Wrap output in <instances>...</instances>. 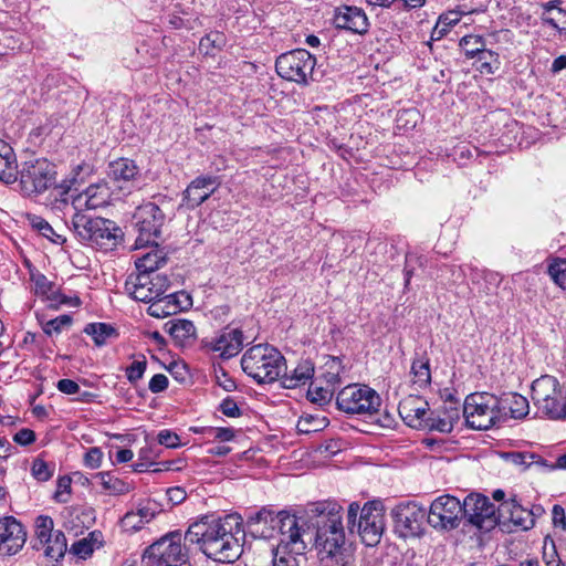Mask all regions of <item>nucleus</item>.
<instances>
[{"label":"nucleus","instance_id":"nucleus-18","mask_svg":"<svg viewBox=\"0 0 566 566\" xmlns=\"http://www.w3.org/2000/svg\"><path fill=\"white\" fill-rule=\"evenodd\" d=\"M112 195L113 190L109 182L101 180L90 185L84 191L72 197L71 207L73 212L103 208L109 205Z\"/></svg>","mask_w":566,"mask_h":566},{"label":"nucleus","instance_id":"nucleus-11","mask_svg":"<svg viewBox=\"0 0 566 566\" xmlns=\"http://www.w3.org/2000/svg\"><path fill=\"white\" fill-rule=\"evenodd\" d=\"M133 219L137 231L135 248L142 249L156 243L166 221L164 209L156 202L148 201L136 208Z\"/></svg>","mask_w":566,"mask_h":566},{"label":"nucleus","instance_id":"nucleus-31","mask_svg":"<svg viewBox=\"0 0 566 566\" xmlns=\"http://www.w3.org/2000/svg\"><path fill=\"white\" fill-rule=\"evenodd\" d=\"M314 370V364L310 359H302L290 374L285 366V370H283L280 378L285 388H296L312 379Z\"/></svg>","mask_w":566,"mask_h":566},{"label":"nucleus","instance_id":"nucleus-51","mask_svg":"<svg viewBox=\"0 0 566 566\" xmlns=\"http://www.w3.org/2000/svg\"><path fill=\"white\" fill-rule=\"evenodd\" d=\"M71 324L72 317L67 314H63L44 323L43 332L49 336L60 334L64 328L70 327Z\"/></svg>","mask_w":566,"mask_h":566},{"label":"nucleus","instance_id":"nucleus-2","mask_svg":"<svg viewBox=\"0 0 566 566\" xmlns=\"http://www.w3.org/2000/svg\"><path fill=\"white\" fill-rule=\"evenodd\" d=\"M311 545L321 560H334L337 566H350L352 555L345 548L343 507L336 502L322 501L311 504Z\"/></svg>","mask_w":566,"mask_h":566},{"label":"nucleus","instance_id":"nucleus-5","mask_svg":"<svg viewBox=\"0 0 566 566\" xmlns=\"http://www.w3.org/2000/svg\"><path fill=\"white\" fill-rule=\"evenodd\" d=\"M241 367L258 384H271L285 370V358L274 346L258 344L245 350Z\"/></svg>","mask_w":566,"mask_h":566},{"label":"nucleus","instance_id":"nucleus-26","mask_svg":"<svg viewBox=\"0 0 566 566\" xmlns=\"http://www.w3.org/2000/svg\"><path fill=\"white\" fill-rule=\"evenodd\" d=\"M535 512L523 507L515 497L500 503L497 507L499 523L510 522L522 530H530L535 523Z\"/></svg>","mask_w":566,"mask_h":566},{"label":"nucleus","instance_id":"nucleus-54","mask_svg":"<svg viewBox=\"0 0 566 566\" xmlns=\"http://www.w3.org/2000/svg\"><path fill=\"white\" fill-rule=\"evenodd\" d=\"M219 410L229 418H239L242 415L241 409L231 397H227L221 401Z\"/></svg>","mask_w":566,"mask_h":566},{"label":"nucleus","instance_id":"nucleus-49","mask_svg":"<svg viewBox=\"0 0 566 566\" xmlns=\"http://www.w3.org/2000/svg\"><path fill=\"white\" fill-rule=\"evenodd\" d=\"M424 429L437 430L440 432H450L453 429V418L451 416L441 418L439 416H434L433 412L430 411Z\"/></svg>","mask_w":566,"mask_h":566},{"label":"nucleus","instance_id":"nucleus-9","mask_svg":"<svg viewBox=\"0 0 566 566\" xmlns=\"http://www.w3.org/2000/svg\"><path fill=\"white\" fill-rule=\"evenodd\" d=\"M316 57L305 49L282 53L275 61V71L283 80L298 85H308L313 81Z\"/></svg>","mask_w":566,"mask_h":566},{"label":"nucleus","instance_id":"nucleus-32","mask_svg":"<svg viewBox=\"0 0 566 566\" xmlns=\"http://www.w3.org/2000/svg\"><path fill=\"white\" fill-rule=\"evenodd\" d=\"M150 245V251L143 254L135 262L137 273L158 274L156 271L167 261L166 253L158 247L157 242Z\"/></svg>","mask_w":566,"mask_h":566},{"label":"nucleus","instance_id":"nucleus-8","mask_svg":"<svg viewBox=\"0 0 566 566\" xmlns=\"http://www.w3.org/2000/svg\"><path fill=\"white\" fill-rule=\"evenodd\" d=\"M532 399L538 412L551 420L566 419V387L549 375L535 379L532 384Z\"/></svg>","mask_w":566,"mask_h":566},{"label":"nucleus","instance_id":"nucleus-27","mask_svg":"<svg viewBox=\"0 0 566 566\" xmlns=\"http://www.w3.org/2000/svg\"><path fill=\"white\" fill-rule=\"evenodd\" d=\"M139 175V169L134 160L119 158L109 163L107 176L119 190L130 192L132 184Z\"/></svg>","mask_w":566,"mask_h":566},{"label":"nucleus","instance_id":"nucleus-22","mask_svg":"<svg viewBox=\"0 0 566 566\" xmlns=\"http://www.w3.org/2000/svg\"><path fill=\"white\" fill-rule=\"evenodd\" d=\"M281 511L275 512L270 506H263L247 516L245 525L252 536L258 538H274L277 536L276 521Z\"/></svg>","mask_w":566,"mask_h":566},{"label":"nucleus","instance_id":"nucleus-44","mask_svg":"<svg viewBox=\"0 0 566 566\" xmlns=\"http://www.w3.org/2000/svg\"><path fill=\"white\" fill-rule=\"evenodd\" d=\"M547 273L557 286L566 289V259H553L547 266Z\"/></svg>","mask_w":566,"mask_h":566},{"label":"nucleus","instance_id":"nucleus-48","mask_svg":"<svg viewBox=\"0 0 566 566\" xmlns=\"http://www.w3.org/2000/svg\"><path fill=\"white\" fill-rule=\"evenodd\" d=\"M324 378L326 382L336 385L340 381V373L343 370L342 361L337 357H329L324 365Z\"/></svg>","mask_w":566,"mask_h":566},{"label":"nucleus","instance_id":"nucleus-62","mask_svg":"<svg viewBox=\"0 0 566 566\" xmlns=\"http://www.w3.org/2000/svg\"><path fill=\"white\" fill-rule=\"evenodd\" d=\"M235 437V431L231 427H217L214 431V441L229 442Z\"/></svg>","mask_w":566,"mask_h":566},{"label":"nucleus","instance_id":"nucleus-24","mask_svg":"<svg viewBox=\"0 0 566 566\" xmlns=\"http://www.w3.org/2000/svg\"><path fill=\"white\" fill-rule=\"evenodd\" d=\"M220 181L214 176H199L193 179L182 192L181 206L196 209L203 203L219 187Z\"/></svg>","mask_w":566,"mask_h":566},{"label":"nucleus","instance_id":"nucleus-28","mask_svg":"<svg viewBox=\"0 0 566 566\" xmlns=\"http://www.w3.org/2000/svg\"><path fill=\"white\" fill-rule=\"evenodd\" d=\"M500 422L509 418L522 419L528 413L530 405L527 399L516 392H505L496 397Z\"/></svg>","mask_w":566,"mask_h":566},{"label":"nucleus","instance_id":"nucleus-40","mask_svg":"<svg viewBox=\"0 0 566 566\" xmlns=\"http://www.w3.org/2000/svg\"><path fill=\"white\" fill-rule=\"evenodd\" d=\"M29 220H30V224L32 226V228L38 230L39 233L41 235H43L44 238L49 239L50 241H52L53 243H56V244L65 243V241H66L65 237L56 233L54 231V229L52 228V226L42 217L33 214V216L29 217Z\"/></svg>","mask_w":566,"mask_h":566},{"label":"nucleus","instance_id":"nucleus-34","mask_svg":"<svg viewBox=\"0 0 566 566\" xmlns=\"http://www.w3.org/2000/svg\"><path fill=\"white\" fill-rule=\"evenodd\" d=\"M84 333L93 338L96 346L101 347L112 338L118 336L117 331L107 323H90L85 326Z\"/></svg>","mask_w":566,"mask_h":566},{"label":"nucleus","instance_id":"nucleus-36","mask_svg":"<svg viewBox=\"0 0 566 566\" xmlns=\"http://www.w3.org/2000/svg\"><path fill=\"white\" fill-rule=\"evenodd\" d=\"M154 503H147L137 509L136 512H128L125 514L123 522L126 526H132L135 530H139L143 524L150 522L156 515V509Z\"/></svg>","mask_w":566,"mask_h":566},{"label":"nucleus","instance_id":"nucleus-10","mask_svg":"<svg viewBox=\"0 0 566 566\" xmlns=\"http://www.w3.org/2000/svg\"><path fill=\"white\" fill-rule=\"evenodd\" d=\"M55 165L45 158L25 160L18 169L19 187L23 195L44 192L55 181Z\"/></svg>","mask_w":566,"mask_h":566},{"label":"nucleus","instance_id":"nucleus-46","mask_svg":"<svg viewBox=\"0 0 566 566\" xmlns=\"http://www.w3.org/2000/svg\"><path fill=\"white\" fill-rule=\"evenodd\" d=\"M54 531V522L51 516L40 515L35 518L34 533L41 545L51 538V535Z\"/></svg>","mask_w":566,"mask_h":566},{"label":"nucleus","instance_id":"nucleus-29","mask_svg":"<svg viewBox=\"0 0 566 566\" xmlns=\"http://www.w3.org/2000/svg\"><path fill=\"white\" fill-rule=\"evenodd\" d=\"M180 296H185L186 300H189V296L185 295L184 293H165L164 295L149 302L147 313L150 316L157 318L175 315L185 307L184 303L179 298Z\"/></svg>","mask_w":566,"mask_h":566},{"label":"nucleus","instance_id":"nucleus-56","mask_svg":"<svg viewBox=\"0 0 566 566\" xmlns=\"http://www.w3.org/2000/svg\"><path fill=\"white\" fill-rule=\"evenodd\" d=\"M514 464L532 467V460L537 459L534 457V452H511L506 454Z\"/></svg>","mask_w":566,"mask_h":566},{"label":"nucleus","instance_id":"nucleus-57","mask_svg":"<svg viewBox=\"0 0 566 566\" xmlns=\"http://www.w3.org/2000/svg\"><path fill=\"white\" fill-rule=\"evenodd\" d=\"M157 438L158 442L167 448H177L180 444L179 436L169 430H161Z\"/></svg>","mask_w":566,"mask_h":566},{"label":"nucleus","instance_id":"nucleus-14","mask_svg":"<svg viewBox=\"0 0 566 566\" xmlns=\"http://www.w3.org/2000/svg\"><path fill=\"white\" fill-rule=\"evenodd\" d=\"M463 520L461 502L453 495L443 494L434 499L427 511L428 524L438 531H452Z\"/></svg>","mask_w":566,"mask_h":566},{"label":"nucleus","instance_id":"nucleus-1","mask_svg":"<svg viewBox=\"0 0 566 566\" xmlns=\"http://www.w3.org/2000/svg\"><path fill=\"white\" fill-rule=\"evenodd\" d=\"M184 538L214 562L234 563L243 553V518L237 513L206 515L188 527Z\"/></svg>","mask_w":566,"mask_h":566},{"label":"nucleus","instance_id":"nucleus-37","mask_svg":"<svg viewBox=\"0 0 566 566\" xmlns=\"http://www.w3.org/2000/svg\"><path fill=\"white\" fill-rule=\"evenodd\" d=\"M42 547L44 548L45 556L51 559L59 560L67 551V543L64 533L60 530H55L52 533L51 538L42 544Z\"/></svg>","mask_w":566,"mask_h":566},{"label":"nucleus","instance_id":"nucleus-39","mask_svg":"<svg viewBox=\"0 0 566 566\" xmlns=\"http://www.w3.org/2000/svg\"><path fill=\"white\" fill-rule=\"evenodd\" d=\"M411 374L413 376V384H417L419 387L428 386L431 382L429 359L426 357L413 359L411 365Z\"/></svg>","mask_w":566,"mask_h":566},{"label":"nucleus","instance_id":"nucleus-53","mask_svg":"<svg viewBox=\"0 0 566 566\" xmlns=\"http://www.w3.org/2000/svg\"><path fill=\"white\" fill-rule=\"evenodd\" d=\"M147 367V361L145 357H143L142 360H134L127 368H126V377L130 384L137 382L139 379L143 378L144 373Z\"/></svg>","mask_w":566,"mask_h":566},{"label":"nucleus","instance_id":"nucleus-59","mask_svg":"<svg viewBox=\"0 0 566 566\" xmlns=\"http://www.w3.org/2000/svg\"><path fill=\"white\" fill-rule=\"evenodd\" d=\"M308 396L311 401L316 402L318 405H325L329 401L332 397V392L327 389L316 387L314 389L310 388Z\"/></svg>","mask_w":566,"mask_h":566},{"label":"nucleus","instance_id":"nucleus-47","mask_svg":"<svg viewBox=\"0 0 566 566\" xmlns=\"http://www.w3.org/2000/svg\"><path fill=\"white\" fill-rule=\"evenodd\" d=\"M302 554L293 553L290 549L280 552V546L273 549L272 566H300L297 556Z\"/></svg>","mask_w":566,"mask_h":566},{"label":"nucleus","instance_id":"nucleus-30","mask_svg":"<svg viewBox=\"0 0 566 566\" xmlns=\"http://www.w3.org/2000/svg\"><path fill=\"white\" fill-rule=\"evenodd\" d=\"M18 180V163L13 148L0 139V181L9 185Z\"/></svg>","mask_w":566,"mask_h":566},{"label":"nucleus","instance_id":"nucleus-7","mask_svg":"<svg viewBox=\"0 0 566 566\" xmlns=\"http://www.w3.org/2000/svg\"><path fill=\"white\" fill-rule=\"evenodd\" d=\"M184 536L181 531L167 533L145 549L143 559L148 566H191Z\"/></svg>","mask_w":566,"mask_h":566},{"label":"nucleus","instance_id":"nucleus-15","mask_svg":"<svg viewBox=\"0 0 566 566\" xmlns=\"http://www.w3.org/2000/svg\"><path fill=\"white\" fill-rule=\"evenodd\" d=\"M463 518L481 531H491L499 524L497 509L485 495L471 493L461 502Z\"/></svg>","mask_w":566,"mask_h":566},{"label":"nucleus","instance_id":"nucleus-20","mask_svg":"<svg viewBox=\"0 0 566 566\" xmlns=\"http://www.w3.org/2000/svg\"><path fill=\"white\" fill-rule=\"evenodd\" d=\"M243 333L239 328L226 327L218 335L203 340V346L217 353L222 359L238 355L243 347Z\"/></svg>","mask_w":566,"mask_h":566},{"label":"nucleus","instance_id":"nucleus-42","mask_svg":"<svg viewBox=\"0 0 566 566\" xmlns=\"http://www.w3.org/2000/svg\"><path fill=\"white\" fill-rule=\"evenodd\" d=\"M81 169V166H77L71 177L65 178L56 186L57 195L61 197V201L65 205H67L69 199L72 200V197H74L73 195H70V192L78 190V186L81 184L78 182L77 176Z\"/></svg>","mask_w":566,"mask_h":566},{"label":"nucleus","instance_id":"nucleus-55","mask_svg":"<svg viewBox=\"0 0 566 566\" xmlns=\"http://www.w3.org/2000/svg\"><path fill=\"white\" fill-rule=\"evenodd\" d=\"M103 459V452L99 448H90L84 455V464L91 469L99 468Z\"/></svg>","mask_w":566,"mask_h":566},{"label":"nucleus","instance_id":"nucleus-4","mask_svg":"<svg viewBox=\"0 0 566 566\" xmlns=\"http://www.w3.org/2000/svg\"><path fill=\"white\" fill-rule=\"evenodd\" d=\"M347 527L350 533L356 531L366 546H376L386 527L382 503L374 500L360 506L358 502H352L347 510Z\"/></svg>","mask_w":566,"mask_h":566},{"label":"nucleus","instance_id":"nucleus-50","mask_svg":"<svg viewBox=\"0 0 566 566\" xmlns=\"http://www.w3.org/2000/svg\"><path fill=\"white\" fill-rule=\"evenodd\" d=\"M54 469L51 468L43 459L36 458L31 465V474L39 482H46L53 475Z\"/></svg>","mask_w":566,"mask_h":566},{"label":"nucleus","instance_id":"nucleus-61","mask_svg":"<svg viewBox=\"0 0 566 566\" xmlns=\"http://www.w3.org/2000/svg\"><path fill=\"white\" fill-rule=\"evenodd\" d=\"M553 524L563 531L566 530V513L563 506L555 504L552 510Z\"/></svg>","mask_w":566,"mask_h":566},{"label":"nucleus","instance_id":"nucleus-45","mask_svg":"<svg viewBox=\"0 0 566 566\" xmlns=\"http://www.w3.org/2000/svg\"><path fill=\"white\" fill-rule=\"evenodd\" d=\"M480 62V72L483 74H494L499 69V54L492 50L485 48L475 56Z\"/></svg>","mask_w":566,"mask_h":566},{"label":"nucleus","instance_id":"nucleus-43","mask_svg":"<svg viewBox=\"0 0 566 566\" xmlns=\"http://www.w3.org/2000/svg\"><path fill=\"white\" fill-rule=\"evenodd\" d=\"M459 45L468 59H473L485 48V40L482 35H464Z\"/></svg>","mask_w":566,"mask_h":566},{"label":"nucleus","instance_id":"nucleus-63","mask_svg":"<svg viewBox=\"0 0 566 566\" xmlns=\"http://www.w3.org/2000/svg\"><path fill=\"white\" fill-rule=\"evenodd\" d=\"M56 387L61 392L66 395H74L80 391L78 384L72 379L66 378L59 380Z\"/></svg>","mask_w":566,"mask_h":566},{"label":"nucleus","instance_id":"nucleus-17","mask_svg":"<svg viewBox=\"0 0 566 566\" xmlns=\"http://www.w3.org/2000/svg\"><path fill=\"white\" fill-rule=\"evenodd\" d=\"M395 532L403 538L417 537L423 533L427 510L416 502L400 503L391 512Z\"/></svg>","mask_w":566,"mask_h":566},{"label":"nucleus","instance_id":"nucleus-41","mask_svg":"<svg viewBox=\"0 0 566 566\" xmlns=\"http://www.w3.org/2000/svg\"><path fill=\"white\" fill-rule=\"evenodd\" d=\"M99 536L101 533L91 532L87 537L75 541L71 545L70 552L75 556L86 558L93 553L94 548L97 547L96 543Z\"/></svg>","mask_w":566,"mask_h":566},{"label":"nucleus","instance_id":"nucleus-38","mask_svg":"<svg viewBox=\"0 0 566 566\" xmlns=\"http://www.w3.org/2000/svg\"><path fill=\"white\" fill-rule=\"evenodd\" d=\"M96 476L99 478L103 489L109 495H123L130 491V485L127 482L114 476L109 472H98Z\"/></svg>","mask_w":566,"mask_h":566},{"label":"nucleus","instance_id":"nucleus-25","mask_svg":"<svg viewBox=\"0 0 566 566\" xmlns=\"http://www.w3.org/2000/svg\"><path fill=\"white\" fill-rule=\"evenodd\" d=\"M30 281L33 284L34 294L41 297H45L54 304L80 306L81 300L78 296H66L55 289L53 282L49 281L48 277L39 272L38 270L30 271Z\"/></svg>","mask_w":566,"mask_h":566},{"label":"nucleus","instance_id":"nucleus-58","mask_svg":"<svg viewBox=\"0 0 566 566\" xmlns=\"http://www.w3.org/2000/svg\"><path fill=\"white\" fill-rule=\"evenodd\" d=\"M169 380L164 374H156L151 377L148 388L151 392L158 394L167 389Z\"/></svg>","mask_w":566,"mask_h":566},{"label":"nucleus","instance_id":"nucleus-35","mask_svg":"<svg viewBox=\"0 0 566 566\" xmlns=\"http://www.w3.org/2000/svg\"><path fill=\"white\" fill-rule=\"evenodd\" d=\"M474 12H475V10H465V9L459 8L457 10H450L446 13H442L438 19L437 25L433 30V34L438 35L437 39L442 38L443 35H446L449 32V29L451 27H454L460 22L462 15L474 13Z\"/></svg>","mask_w":566,"mask_h":566},{"label":"nucleus","instance_id":"nucleus-3","mask_svg":"<svg viewBox=\"0 0 566 566\" xmlns=\"http://www.w3.org/2000/svg\"><path fill=\"white\" fill-rule=\"evenodd\" d=\"M70 229L81 242L105 251L114 249L123 235L114 221L83 212H73Z\"/></svg>","mask_w":566,"mask_h":566},{"label":"nucleus","instance_id":"nucleus-13","mask_svg":"<svg viewBox=\"0 0 566 566\" xmlns=\"http://www.w3.org/2000/svg\"><path fill=\"white\" fill-rule=\"evenodd\" d=\"M337 408L349 415H374L379 410L381 399L367 385H348L336 397Z\"/></svg>","mask_w":566,"mask_h":566},{"label":"nucleus","instance_id":"nucleus-64","mask_svg":"<svg viewBox=\"0 0 566 566\" xmlns=\"http://www.w3.org/2000/svg\"><path fill=\"white\" fill-rule=\"evenodd\" d=\"M155 464V462L148 461L147 451L142 450L138 461L134 463L133 468L135 472H146Z\"/></svg>","mask_w":566,"mask_h":566},{"label":"nucleus","instance_id":"nucleus-12","mask_svg":"<svg viewBox=\"0 0 566 566\" xmlns=\"http://www.w3.org/2000/svg\"><path fill=\"white\" fill-rule=\"evenodd\" d=\"M468 426L475 430H488L500 423L496 396L489 392L469 395L463 405Z\"/></svg>","mask_w":566,"mask_h":566},{"label":"nucleus","instance_id":"nucleus-6","mask_svg":"<svg viewBox=\"0 0 566 566\" xmlns=\"http://www.w3.org/2000/svg\"><path fill=\"white\" fill-rule=\"evenodd\" d=\"M310 514L311 505L298 512L281 510V516L276 521L280 552L290 549L296 554L306 553L311 545V522L313 520Z\"/></svg>","mask_w":566,"mask_h":566},{"label":"nucleus","instance_id":"nucleus-19","mask_svg":"<svg viewBox=\"0 0 566 566\" xmlns=\"http://www.w3.org/2000/svg\"><path fill=\"white\" fill-rule=\"evenodd\" d=\"M27 541L23 525L13 516L0 520V556H12L20 552Z\"/></svg>","mask_w":566,"mask_h":566},{"label":"nucleus","instance_id":"nucleus-23","mask_svg":"<svg viewBox=\"0 0 566 566\" xmlns=\"http://www.w3.org/2000/svg\"><path fill=\"white\" fill-rule=\"evenodd\" d=\"M398 412L408 427L423 430L430 409L422 397L410 395L399 402Z\"/></svg>","mask_w":566,"mask_h":566},{"label":"nucleus","instance_id":"nucleus-16","mask_svg":"<svg viewBox=\"0 0 566 566\" xmlns=\"http://www.w3.org/2000/svg\"><path fill=\"white\" fill-rule=\"evenodd\" d=\"M169 284L165 274L132 273L126 279L125 291L133 300L149 303L164 295Z\"/></svg>","mask_w":566,"mask_h":566},{"label":"nucleus","instance_id":"nucleus-52","mask_svg":"<svg viewBox=\"0 0 566 566\" xmlns=\"http://www.w3.org/2000/svg\"><path fill=\"white\" fill-rule=\"evenodd\" d=\"M72 491V479L69 475L60 476L53 499L57 503H67Z\"/></svg>","mask_w":566,"mask_h":566},{"label":"nucleus","instance_id":"nucleus-60","mask_svg":"<svg viewBox=\"0 0 566 566\" xmlns=\"http://www.w3.org/2000/svg\"><path fill=\"white\" fill-rule=\"evenodd\" d=\"M13 441L20 446H29L35 441V433L31 429L23 428L13 436Z\"/></svg>","mask_w":566,"mask_h":566},{"label":"nucleus","instance_id":"nucleus-21","mask_svg":"<svg viewBox=\"0 0 566 566\" xmlns=\"http://www.w3.org/2000/svg\"><path fill=\"white\" fill-rule=\"evenodd\" d=\"M333 24L336 29L347 30L355 34H367L370 22L361 8L356 6H340L335 8Z\"/></svg>","mask_w":566,"mask_h":566},{"label":"nucleus","instance_id":"nucleus-33","mask_svg":"<svg viewBox=\"0 0 566 566\" xmlns=\"http://www.w3.org/2000/svg\"><path fill=\"white\" fill-rule=\"evenodd\" d=\"M164 328L181 346L196 338V327L189 319H170Z\"/></svg>","mask_w":566,"mask_h":566}]
</instances>
